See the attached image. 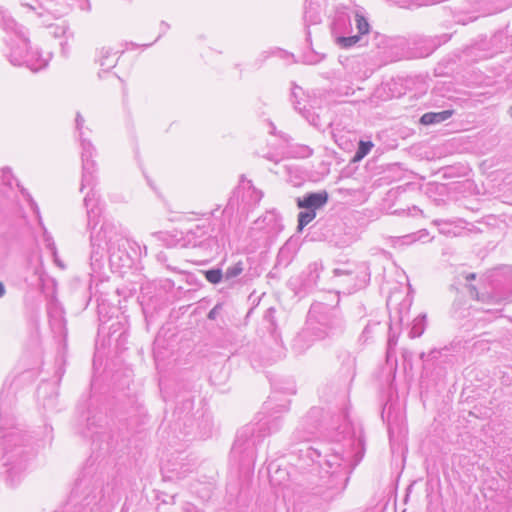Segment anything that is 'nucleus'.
<instances>
[{"mask_svg":"<svg viewBox=\"0 0 512 512\" xmlns=\"http://www.w3.org/2000/svg\"><path fill=\"white\" fill-rule=\"evenodd\" d=\"M216 314H217V313H216V308H213V309L209 312V314H208V318H209V319H215V318H216Z\"/></svg>","mask_w":512,"mask_h":512,"instance_id":"obj_9","label":"nucleus"},{"mask_svg":"<svg viewBox=\"0 0 512 512\" xmlns=\"http://www.w3.org/2000/svg\"><path fill=\"white\" fill-rule=\"evenodd\" d=\"M372 147H373L372 142L360 141L358 150H357L356 154L354 155L352 162L356 163V162H359L360 160H362L370 152Z\"/></svg>","mask_w":512,"mask_h":512,"instance_id":"obj_3","label":"nucleus"},{"mask_svg":"<svg viewBox=\"0 0 512 512\" xmlns=\"http://www.w3.org/2000/svg\"><path fill=\"white\" fill-rule=\"evenodd\" d=\"M222 271L220 269H211L205 272V278L212 284H217L222 279Z\"/></svg>","mask_w":512,"mask_h":512,"instance_id":"obj_5","label":"nucleus"},{"mask_svg":"<svg viewBox=\"0 0 512 512\" xmlns=\"http://www.w3.org/2000/svg\"><path fill=\"white\" fill-rule=\"evenodd\" d=\"M328 201V194L326 191L319 193H310L303 198H298L297 206L302 209L316 210L324 206Z\"/></svg>","mask_w":512,"mask_h":512,"instance_id":"obj_1","label":"nucleus"},{"mask_svg":"<svg viewBox=\"0 0 512 512\" xmlns=\"http://www.w3.org/2000/svg\"><path fill=\"white\" fill-rule=\"evenodd\" d=\"M242 271H243V263L241 261H239L226 270V277L227 278L237 277L238 275H240L242 273Z\"/></svg>","mask_w":512,"mask_h":512,"instance_id":"obj_7","label":"nucleus"},{"mask_svg":"<svg viewBox=\"0 0 512 512\" xmlns=\"http://www.w3.org/2000/svg\"><path fill=\"white\" fill-rule=\"evenodd\" d=\"M453 115V110H445L441 112H429L425 113L420 118V123L422 125H431L440 123L449 119Z\"/></svg>","mask_w":512,"mask_h":512,"instance_id":"obj_2","label":"nucleus"},{"mask_svg":"<svg viewBox=\"0 0 512 512\" xmlns=\"http://www.w3.org/2000/svg\"><path fill=\"white\" fill-rule=\"evenodd\" d=\"M315 217L316 212L314 210L300 212L298 215V231H302Z\"/></svg>","mask_w":512,"mask_h":512,"instance_id":"obj_4","label":"nucleus"},{"mask_svg":"<svg viewBox=\"0 0 512 512\" xmlns=\"http://www.w3.org/2000/svg\"><path fill=\"white\" fill-rule=\"evenodd\" d=\"M355 21H356V27L361 35H365V34L369 33V29H370L369 24H368L367 20L362 15L357 14Z\"/></svg>","mask_w":512,"mask_h":512,"instance_id":"obj_6","label":"nucleus"},{"mask_svg":"<svg viewBox=\"0 0 512 512\" xmlns=\"http://www.w3.org/2000/svg\"><path fill=\"white\" fill-rule=\"evenodd\" d=\"M5 294V288L4 285L0 282V297H2Z\"/></svg>","mask_w":512,"mask_h":512,"instance_id":"obj_10","label":"nucleus"},{"mask_svg":"<svg viewBox=\"0 0 512 512\" xmlns=\"http://www.w3.org/2000/svg\"><path fill=\"white\" fill-rule=\"evenodd\" d=\"M359 40H360V36L354 35V36H350V37H341L338 39V42L343 47H350V46L356 44Z\"/></svg>","mask_w":512,"mask_h":512,"instance_id":"obj_8","label":"nucleus"}]
</instances>
